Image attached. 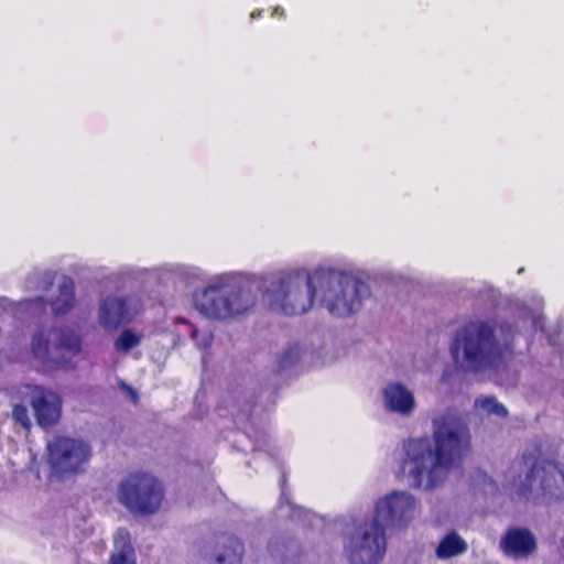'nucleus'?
<instances>
[{
  "label": "nucleus",
  "instance_id": "6",
  "mask_svg": "<svg viewBox=\"0 0 564 564\" xmlns=\"http://www.w3.org/2000/svg\"><path fill=\"white\" fill-rule=\"evenodd\" d=\"M194 303L206 317L223 319L247 312L254 305V296L240 285H212L196 292Z\"/></svg>",
  "mask_w": 564,
  "mask_h": 564
},
{
  "label": "nucleus",
  "instance_id": "11",
  "mask_svg": "<svg viewBox=\"0 0 564 564\" xmlns=\"http://www.w3.org/2000/svg\"><path fill=\"white\" fill-rule=\"evenodd\" d=\"M130 308L124 297H107L99 310L100 325L107 329L117 328L131 321Z\"/></svg>",
  "mask_w": 564,
  "mask_h": 564
},
{
  "label": "nucleus",
  "instance_id": "9",
  "mask_svg": "<svg viewBox=\"0 0 564 564\" xmlns=\"http://www.w3.org/2000/svg\"><path fill=\"white\" fill-rule=\"evenodd\" d=\"M30 403L39 426L48 429L59 421L63 402L56 392L36 386L32 390Z\"/></svg>",
  "mask_w": 564,
  "mask_h": 564
},
{
  "label": "nucleus",
  "instance_id": "4",
  "mask_svg": "<svg viewBox=\"0 0 564 564\" xmlns=\"http://www.w3.org/2000/svg\"><path fill=\"white\" fill-rule=\"evenodd\" d=\"M528 471L517 487L520 497L529 499L534 492L554 500L564 499V465L544 458L541 447L533 444L521 456Z\"/></svg>",
  "mask_w": 564,
  "mask_h": 564
},
{
  "label": "nucleus",
  "instance_id": "22",
  "mask_svg": "<svg viewBox=\"0 0 564 564\" xmlns=\"http://www.w3.org/2000/svg\"><path fill=\"white\" fill-rule=\"evenodd\" d=\"M296 359H297V352H296L295 348L290 347L281 356V358L279 360V367L284 369V368L293 365L296 361Z\"/></svg>",
  "mask_w": 564,
  "mask_h": 564
},
{
  "label": "nucleus",
  "instance_id": "5",
  "mask_svg": "<svg viewBox=\"0 0 564 564\" xmlns=\"http://www.w3.org/2000/svg\"><path fill=\"white\" fill-rule=\"evenodd\" d=\"M460 352L467 370L477 372L489 367L494 362V327L477 322L465 324L451 346L455 360Z\"/></svg>",
  "mask_w": 564,
  "mask_h": 564
},
{
  "label": "nucleus",
  "instance_id": "19",
  "mask_svg": "<svg viewBox=\"0 0 564 564\" xmlns=\"http://www.w3.org/2000/svg\"><path fill=\"white\" fill-rule=\"evenodd\" d=\"M141 341V337L134 334L131 329H124L115 343V347L118 351L128 352L133 347L138 346Z\"/></svg>",
  "mask_w": 564,
  "mask_h": 564
},
{
  "label": "nucleus",
  "instance_id": "17",
  "mask_svg": "<svg viewBox=\"0 0 564 564\" xmlns=\"http://www.w3.org/2000/svg\"><path fill=\"white\" fill-rule=\"evenodd\" d=\"M56 349L66 352L69 358L77 356L82 350V339L79 335L70 328L57 329Z\"/></svg>",
  "mask_w": 564,
  "mask_h": 564
},
{
  "label": "nucleus",
  "instance_id": "21",
  "mask_svg": "<svg viewBox=\"0 0 564 564\" xmlns=\"http://www.w3.org/2000/svg\"><path fill=\"white\" fill-rule=\"evenodd\" d=\"M13 420L19 423L24 429H30L31 422L29 417V412L25 405L15 404L12 410Z\"/></svg>",
  "mask_w": 564,
  "mask_h": 564
},
{
  "label": "nucleus",
  "instance_id": "23",
  "mask_svg": "<svg viewBox=\"0 0 564 564\" xmlns=\"http://www.w3.org/2000/svg\"><path fill=\"white\" fill-rule=\"evenodd\" d=\"M475 406L484 409L488 414L494 413V395H488L484 399H477L475 401Z\"/></svg>",
  "mask_w": 564,
  "mask_h": 564
},
{
  "label": "nucleus",
  "instance_id": "1",
  "mask_svg": "<svg viewBox=\"0 0 564 564\" xmlns=\"http://www.w3.org/2000/svg\"><path fill=\"white\" fill-rule=\"evenodd\" d=\"M271 306L285 315H301L313 306L315 296L337 317L359 311L370 296L369 285L351 274L334 269H317L310 273L299 270L274 280L267 290Z\"/></svg>",
  "mask_w": 564,
  "mask_h": 564
},
{
  "label": "nucleus",
  "instance_id": "27",
  "mask_svg": "<svg viewBox=\"0 0 564 564\" xmlns=\"http://www.w3.org/2000/svg\"><path fill=\"white\" fill-rule=\"evenodd\" d=\"M262 14V11L261 10H256L251 13V18L252 19H256V18H260Z\"/></svg>",
  "mask_w": 564,
  "mask_h": 564
},
{
  "label": "nucleus",
  "instance_id": "18",
  "mask_svg": "<svg viewBox=\"0 0 564 564\" xmlns=\"http://www.w3.org/2000/svg\"><path fill=\"white\" fill-rule=\"evenodd\" d=\"M177 323L185 324L189 327L191 338L200 350H207L212 346L213 335L210 333H204L200 335L198 328L184 318H178Z\"/></svg>",
  "mask_w": 564,
  "mask_h": 564
},
{
  "label": "nucleus",
  "instance_id": "2",
  "mask_svg": "<svg viewBox=\"0 0 564 564\" xmlns=\"http://www.w3.org/2000/svg\"><path fill=\"white\" fill-rule=\"evenodd\" d=\"M434 446L429 437L411 438L404 444L400 473L408 476L413 488L431 490L446 477L447 471L470 448L469 431L442 419L436 423Z\"/></svg>",
  "mask_w": 564,
  "mask_h": 564
},
{
  "label": "nucleus",
  "instance_id": "8",
  "mask_svg": "<svg viewBox=\"0 0 564 564\" xmlns=\"http://www.w3.org/2000/svg\"><path fill=\"white\" fill-rule=\"evenodd\" d=\"M47 455L53 474L64 478L85 470L91 449L80 440L58 435L48 443Z\"/></svg>",
  "mask_w": 564,
  "mask_h": 564
},
{
  "label": "nucleus",
  "instance_id": "14",
  "mask_svg": "<svg viewBox=\"0 0 564 564\" xmlns=\"http://www.w3.org/2000/svg\"><path fill=\"white\" fill-rule=\"evenodd\" d=\"M113 543L115 550L110 556V564H135V552L126 528H119L116 531Z\"/></svg>",
  "mask_w": 564,
  "mask_h": 564
},
{
  "label": "nucleus",
  "instance_id": "13",
  "mask_svg": "<svg viewBox=\"0 0 564 564\" xmlns=\"http://www.w3.org/2000/svg\"><path fill=\"white\" fill-rule=\"evenodd\" d=\"M217 553L213 564H241L245 547L235 535L223 534L218 538Z\"/></svg>",
  "mask_w": 564,
  "mask_h": 564
},
{
  "label": "nucleus",
  "instance_id": "7",
  "mask_svg": "<svg viewBox=\"0 0 564 564\" xmlns=\"http://www.w3.org/2000/svg\"><path fill=\"white\" fill-rule=\"evenodd\" d=\"M164 490L160 481L147 473H131L119 485L118 499L131 513L150 516L162 503Z\"/></svg>",
  "mask_w": 564,
  "mask_h": 564
},
{
  "label": "nucleus",
  "instance_id": "26",
  "mask_svg": "<svg viewBox=\"0 0 564 564\" xmlns=\"http://www.w3.org/2000/svg\"><path fill=\"white\" fill-rule=\"evenodd\" d=\"M278 14H280V15L284 14V10L280 7H276L273 11V15H278Z\"/></svg>",
  "mask_w": 564,
  "mask_h": 564
},
{
  "label": "nucleus",
  "instance_id": "24",
  "mask_svg": "<svg viewBox=\"0 0 564 564\" xmlns=\"http://www.w3.org/2000/svg\"><path fill=\"white\" fill-rule=\"evenodd\" d=\"M507 413L505 405L496 401V416H506Z\"/></svg>",
  "mask_w": 564,
  "mask_h": 564
},
{
  "label": "nucleus",
  "instance_id": "16",
  "mask_svg": "<svg viewBox=\"0 0 564 564\" xmlns=\"http://www.w3.org/2000/svg\"><path fill=\"white\" fill-rule=\"evenodd\" d=\"M466 541L455 531L447 533L438 543L435 554L441 560L452 558L467 551Z\"/></svg>",
  "mask_w": 564,
  "mask_h": 564
},
{
  "label": "nucleus",
  "instance_id": "25",
  "mask_svg": "<svg viewBox=\"0 0 564 564\" xmlns=\"http://www.w3.org/2000/svg\"><path fill=\"white\" fill-rule=\"evenodd\" d=\"M500 357H501V350L498 348V345L496 344V355H495V358H496V376L500 371V366H499Z\"/></svg>",
  "mask_w": 564,
  "mask_h": 564
},
{
  "label": "nucleus",
  "instance_id": "20",
  "mask_svg": "<svg viewBox=\"0 0 564 564\" xmlns=\"http://www.w3.org/2000/svg\"><path fill=\"white\" fill-rule=\"evenodd\" d=\"M48 346L50 341L42 333L36 334L32 339V350L36 357H47Z\"/></svg>",
  "mask_w": 564,
  "mask_h": 564
},
{
  "label": "nucleus",
  "instance_id": "12",
  "mask_svg": "<svg viewBox=\"0 0 564 564\" xmlns=\"http://www.w3.org/2000/svg\"><path fill=\"white\" fill-rule=\"evenodd\" d=\"M387 409L392 412L409 414L414 409V397L401 383H389L383 390Z\"/></svg>",
  "mask_w": 564,
  "mask_h": 564
},
{
  "label": "nucleus",
  "instance_id": "15",
  "mask_svg": "<svg viewBox=\"0 0 564 564\" xmlns=\"http://www.w3.org/2000/svg\"><path fill=\"white\" fill-rule=\"evenodd\" d=\"M76 303L75 284L72 278L64 276L58 285V294L51 301V307L56 315L68 313Z\"/></svg>",
  "mask_w": 564,
  "mask_h": 564
},
{
  "label": "nucleus",
  "instance_id": "10",
  "mask_svg": "<svg viewBox=\"0 0 564 564\" xmlns=\"http://www.w3.org/2000/svg\"><path fill=\"white\" fill-rule=\"evenodd\" d=\"M534 534L524 528H510L500 540V549L512 558H527L536 551Z\"/></svg>",
  "mask_w": 564,
  "mask_h": 564
},
{
  "label": "nucleus",
  "instance_id": "3",
  "mask_svg": "<svg viewBox=\"0 0 564 564\" xmlns=\"http://www.w3.org/2000/svg\"><path fill=\"white\" fill-rule=\"evenodd\" d=\"M415 498L404 491H394L376 503L369 529L348 549L351 564H378L387 551L386 528H404L413 519Z\"/></svg>",
  "mask_w": 564,
  "mask_h": 564
}]
</instances>
